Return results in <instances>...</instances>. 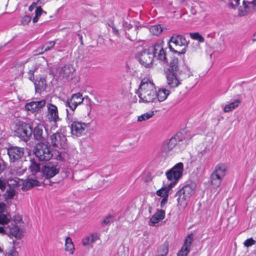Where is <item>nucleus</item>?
Wrapping results in <instances>:
<instances>
[{
    "instance_id": "41",
    "label": "nucleus",
    "mask_w": 256,
    "mask_h": 256,
    "mask_svg": "<svg viewBox=\"0 0 256 256\" xmlns=\"http://www.w3.org/2000/svg\"><path fill=\"white\" fill-rule=\"evenodd\" d=\"M256 241L254 240L252 238L246 240L244 242V246L248 248L252 245L255 244Z\"/></svg>"
},
{
    "instance_id": "49",
    "label": "nucleus",
    "mask_w": 256,
    "mask_h": 256,
    "mask_svg": "<svg viewBox=\"0 0 256 256\" xmlns=\"http://www.w3.org/2000/svg\"><path fill=\"white\" fill-rule=\"evenodd\" d=\"M6 182L4 180L0 179V189L4 190L6 188Z\"/></svg>"
},
{
    "instance_id": "3",
    "label": "nucleus",
    "mask_w": 256,
    "mask_h": 256,
    "mask_svg": "<svg viewBox=\"0 0 256 256\" xmlns=\"http://www.w3.org/2000/svg\"><path fill=\"white\" fill-rule=\"evenodd\" d=\"M137 94L140 102H156V91L154 84L150 80H142Z\"/></svg>"
},
{
    "instance_id": "25",
    "label": "nucleus",
    "mask_w": 256,
    "mask_h": 256,
    "mask_svg": "<svg viewBox=\"0 0 256 256\" xmlns=\"http://www.w3.org/2000/svg\"><path fill=\"white\" fill-rule=\"evenodd\" d=\"M7 234L15 237L20 238L21 236V232L18 226L12 224V226L8 225L7 226Z\"/></svg>"
},
{
    "instance_id": "22",
    "label": "nucleus",
    "mask_w": 256,
    "mask_h": 256,
    "mask_svg": "<svg viewBox=\"0 0 256 256\" xmlns=\"http://www.w3.org/2000/svg\"><path fill=\"white\" fill-rule=\"evenodd\" d=\"M74 71L75 70L72 65L68 64L60 68V74L63 78H68L72 74Z\"/></svg>"
},
{
    "instance_id": "43",
    "label": "nucleus",
    "mask_w": 256,
    "mask_h": 256,
    "mask_svg": "<svg viewBox=\"0 0 256 256\" xmlns=\"http://www.w3.org/2000/svg\"><path fill=\"white\" fill-rule=\"evenodd\" d=\"M15 195V191L13 189H9L6 190V198H12Z\"/></svg>"
},
{
    "instance_id": "48",
    "label": "nucleus",
    "mask_w": 256,
    "mask_h": 256,
    "mask_svg": "<svg viewBox=\"0 0 256 256\" xmlns=\"http://www.w3.org/2000/svg\"><path fill=\"white\" fill-rule=\"evenodd\" d=\"M42 8L40 6L37 7L35 10V16L40 18V16L42 15Z\"/></svg>"
},
{
    "instance_id": "61",
    "label": "nucleus",
    "mask_w": 256,
    "mask_h": 256,
    "mask_svg": "<svg viewBox=\"0 0 256 256\" xmlns=\"http://www.w3.org/2000/svg\"><path fill=\"white\" fill-rule=\"evenodd\" d=\"M152 209V207H150L148 210H149V212H151V210Z\"/></svg>"
},
{
    "instance_id": "40",
    "label": "nucleus",
    "mask_w": 256,
    "mask_h": 256,
    "mask_svg": "<svg viewBox=\"0 0 256 256\" xmlns=\"http://www.w3.org/2000/svg\"><path fill=\"white\" fill-rule=\"evenodd\" d=\"M56 44V49L58 52H62L63 51V49L66 47V44L64 43V42L63 40H58V41H57Z\"/></svg>"
},
{
    "instance_id": "12",
    "label": "nucleus",
    "mask_w": 256,
    "mask_h": 256,
    "mask_svg": "<svg viewBox=\"0 0 256 256\" xmlns=\"http://www.w3.org/2000/svg\"><path fill=\"white\" fill-rule=\"evenodd\" d=\"M136 58L140 64L147 68L150 67L154 60V56L150 48L144 49L136 56Z\"/></svg>"
},
{
    "instance_id": "36",
    "label": "nucleus",
    "mask_w": 256,
    "mask_h": 256,
    "mask_svg": "<svg viewBox=\"0 0 256 256\" xmlns=\"http://www.w3.org/2000/svg\"><path fill=\"white\" fill-rule=\"evenodd\" d=\"M29 168L32 174H35L40 170V166L38 164L34 162H31V164L29 166Z\"/></svg>"
},
{
    "instance_id": "8",
    "label": "nucleus",
    "mask_w": 256,
    "mask_h": 256,
    "mask_svg": "<svg viewBox=\"0 0 256 256\" xmlns=\"http://www.w3.org/2000/svg\"><path fill=\"white\" fill-rule=\"evenodd\" d=\"M14 133L16 136L22 140L28 142L30 140L32 133L31 126L28 124L20 122L15 125Z\"/></svg>"
},
{
    "instance_id": "23",
    "label": "nucleus",
    "mask_w": 256,
    "mask_h": 256,
    "mask_svg": "<svg viewBox=\"0 0 256 256\" xmlns=\"http://www.w3.org/2000/svg\"><path fill=\"white\" fill-rule=\"evenodd\" d=\"M44 126L42 124H38L32 131L35 140L41 141L44 140Z\"/></svg>"
},
{
    "instance_id": "28",
    "label": "nucleus",
    "mask_w": 256,
    "mask_h": 256,
    "mask_svg": "<svg viewBox=\"0 0 256 256\" xmlns=\"http://www.w3.org/2000/svg\"><path fill=\"white\" fill-rule=\"evenodd\" d=\"M174 138L172 137L163 144L162 148L165 152H168L171 150L176 146L177 142Z\"/></svg>"
},
{
    "instance_id": "37",
    "label": "nucleus",
    "mask_w": 256,
    "mask_h": 256,
    "mask_svg": "<svg viewBox=\"0 0 256 256\" xmlns=\"http://www.w3.org/2000/svg\"><path fill=\"white\" fill-rule=\"evenodd\" d=\"M190 35L192 39L196 40L199 42H203L204 41V38L198 32L190 33Z\"/></svg>"
},
{
    "instance_id": "1",
    "label": "nucleus",
    "mask_w": 256,
    "mask_h": 256,
    "mask_svg": "<svg viewBox=\"0 0 256 256\" xmlns=\"http://www.w3.org/2000/svg\"><path fill=\"white\" fill-rule=\"evenodd\" d=\"M7 153L10 163H18V166H12V174L18 176L22 175L26 170V167L22 165V160L24 154V148L16 146H11L8 148Z\"/></svg>"
},
{
    "instance_id": "56",
    "label": "nucleus",
    "mask_w": 256,
    "mask_h": 256,
    "mask_svg": "<svg viewBox=\"0 0 256 256\" xmlns=\"http://www.w3.org/2000/svg\"><path fill=\"white\" fill-rule=\"evenodd\" d=\"M38 18H39L37 16H35L32 19L33 22H34V23L38 21Z\"/></svg>"
},
{
    "instance_id": "30",
    "label": "nucleus",
    "mask_w": 256,
    "mask_h": 256,
    "mask_svg": "<svg viewBox=\"0 0 256 256\" xmlns=\"http://www.w3.org/2000/svg\"><path fill=\"white\" fill-rule=\"evenodd\" d=\"M65 250L70 254H72L74 250V245L70 238L66 237L65 240Z\"/></svg>"
},
{
    "instance_id": "11",
    "label": "nucleus",
    "mask_w": 256,
    "mask_h": 256,
    "mask_svg": "<svg viewBox=\"0 0 256 256\" xmlns=\"http://www.w3.org/2000/svg\"><path fill=\"white\" fill-rule=\"evenodd\" d=\"M154 58L161 61L164 64H168L167 54L166 50L164 48L162 42H156L153 46L150 47Z\"/></svg>"
},
{
    "instance_id": "60",
    "label": "nucleus",
    "mask_w": 256,
    "mask_h": 256,
    "mask_svg": "<svg viewBox=\"0 0 256 256\" xmlns=\"http://www.w3.org/2000/svg\"><path fill=\"white\" fill-rule=\"evenodd\" d=\"M78 36H79L80 40H82V36L80 34H78Z\"/></svg>"
},
{
    "instance_id": "17",
    "label": "nucleus",
    "mask_w": 256,
    "mask_h": 256,
    "mask_svg": "<svg viewBox=\"0 0 256 256\" xmlns=\"http://www.w3.org/2000/svg\"><path fill=\"white\" fill-rule=\"evenodd\" d=\"M242 4L244 10L238 9V15L240 16H244L248 12L252 11L256 12V0H253L250 2L244 0L242 1Z\"/></svg>"
},
{
    "instance_id": "9",
    "label": "nucleus",
    "mask_w": 256,
    "mask_h": 256,
    "mask_svg": "<svg viewBox=\"0 0 256 256\" xmlns=\"http://www.w3.org/2000/svg\"><path fill=\"white\" fill-rule=\"evenodd\" d=\"M226 170V166L224 164H220L216 166L210 176L211 183L215 188H218L221 184Z\"/></svg>"
},
{
    "instance_id": "13",
    "label": "nucleus",
    "mask_w": 256,
    "mask_h": 256,
    "mask_svg": "<svg viewBox=\"0 0 256 256\" xmlns=\"http://www.w3.org/2000/svg\"><path fill=\"white\" fill-rule=\"evenodd\" d=\"M68 120H71L72 124L70 125V130L72 134L76 136H80L84 134L88 127V124L82 121L72 120V116Z\"/></svg>"
},
{
    "instance_id": "21",
    "label": "nucleus",
    "mask_w": 256,
    "mask_h": 256,
    "mask_svg": "<svg viewBox=\"0 0 256 256\" xmlns=\"http://www.w3.org/2000/svg\"><path fill=\"white\" fill-rule=\"evenodd\" d=\"M165 211L162 210H158L150 218V222L156 224L162 220L165 217Z\"/></svg>"
},
{
    "instance_id": "35",
    "label": "nucleus",
    "mask_w": 256,
    "mask_h": 256,
    "mask_svg": "<svg viewBox=\"0 0 256 256\" xmlns=\"http://www.w3.org/2000/svg\"><path fill=\"white\" fill-rule=\"evenodd\" d=\"M154 115V112H146L139 116L138 118V122H142L144 120H146L150 118H151Z\"/></svg>"
},
{
    "instance_id": "39",
    "label": "nucleus",
    "mask_w": 256,
    "mask_h": 256,
    "mask_svg": "<svg viewBox=\"0 0 256 256\" xmlns=\"http://www.w3.org/2000/svg\"><path fill=\"white\" fill-rule=\"evenodd\" d=\"M9 222L10 218L6 215L2 214H0V224H7Z\"/></svg>"
},
{
    "instance_id": "15",
    "label": "nucleus",
    "mask_w": 256,
    "mask_h": 256,
    "mask_svg": "<svg viewBox=\"0 0 256 256\" xmlns=\"http://www.w3.org/2000/svg\"><path fill=\"white\" fill-rule=\"evenodd\" d=\"M50 143L54 147L65 148L66 146V138L64 134L59 132L54 133L50 136Z\"/></svg>"
},
{
    "instance_id": "34",
    "label": "nucleus",
    "mask_w": 256,
    "mask_h": 256,
    "mask_svg": "<svg viewBox=\"0 0 256 256\" xmlns=\"http://www.w3.org/2000/svg\"><path fill=\"white\" fill-rule=\"evenodd\" d=\"M97 240V236L94 234L88 236L82 240V244L84 246H88Z\"/></svg>"
},
{
    "instance_id": "53",
    "label": "nucleus",
    "mask_w": 256,
    "mask_h": 256,
    "mask_svg": "<svg viewBox=\"0 0 256 256\" xmlns=\"http://www.w3.org/2000/svg\"><path fill=\"white\" fill-rule=\"evenodd\" d=\"M0 233L6 234L7 233V226L4 228L0 226Z\"/></svg>"
},
{
    "instance_id": "32",
    "label": "nucleus",
    "mask_w": 256,
    "mask_h": 256,
    "mask_svg": "<svg viewBox=\"0 0 256 256\" xmlns=\"http://www.w3.org/2000/svg\"><path fill=\"white\" fill-rule=\"evenodd\" d=\"M185 134H184L182 132H178L174 136H173L174 138H175V140H176V142H182L183 140H185V142L188 143L190 141V138H186V136H184Z\"/></svg>"
},
{
    "instance_id": "24",
    "label": "nucleus",
    "mask_w": 256,
    "mask_h": 256,
    "mask_svg": "<svg viewBox=\"0 0 256 256\" xmlns=\"http://www.w3.org/2000/svg\"><path fill=\"white\" fill-rule=\"evenodd\" d=\"M170 94V92L168 90L164 88L159 89L156 92V102H164L166 99Z\"/></svg>"
},
{
    "instance_id": "47",
    "label": "nucleus",
    "mask_w": 256,
    "mask_h": 256,
    "mask_svg": "<svg viewBox=\"0 0 256 256\" xmlns=\"http://www.w3.org/2000/svg\"><path fill=\"white\" fill-rule=\"evenodd\" d=\"M6 168L5 162L2 160H0V174Z\"/></svg>"
},
{
    "instance_id": "7",
    "label": "nucleus",
    "mask_w": 256,
    "mask_h": 256,
    "mask_svg": "<svg viewBox=\"0 0 256 256\" xmlns=\"http://www.w3.org/2000/svg\"><path fill=\"white\" fill-rule=\"evenodd\" d=\"M84 100L82 95L80 92L72 94L70 98L67 99L65 106L69 108L66 109L68 118L70 119L72 116L77 106L82 104Z\"/></svg>"
},
{
    "instance_id": "55",
    "label": "nucleus",
    "mask_w": 256,
    "mask_h": 256,
    "mask_svg": "<svg viewBox=\"0 0 256 256\" xmlns=\"http://www.w3.org/2000/svg\"><path fill=\"white\" fill-rule=\"evenodd\" d=\"M38 18H39L37 16H35L32 19L33 22H34V23L38 21Z\"/></svg>"
},
{
    "instance_id": "45",
    "label": "nucleus",
    "mask_w": 256,
    "mask_h": 256,
    "mask_svg": "<svg viewBox=\"0 0 256 256\" xmlns=\"http://www.w3.org/2000/svg\"><path fill=\"white\" fill-rule=\"evenodd\" d=\"M36 70V68H32V70H29L28 74V78L32 81H33L34 80V73L35 72V70Z\"/></svg>"
},
{
    "instance_id": "33",
    "label": "nucleus",
    "mask_w": 256,
    "mask_h": 256,
    "mask_svg": "<svg viewBox=\"0 0 256 256\" xmlns=\"http://www.w3.org/2000/svg\"><path fill=\"white\" fill-rule=\"evenodd\" d=\"M168 251V245L167 242L163 244L158 248L159 256H166Z\"/></svg>"
},
{
    "instance_id": "62",
    "label": "nucleus",
    "mask_w": 256,
    "mask_h": 256,
    "mask_svg": "<svg viewBox=\"0 0 256 256\" xmlns=\"http://www.w3.org/2000/svg\"><path fill=\"white\" fill-rule=\"evenodd\" d=\"M130 40H133L132 39L128 38Z\"/></svg>"
},
{
    "instance_id": "10",
    "label": "nucleus",
    "mask_w": 256,
    "mask_h": 256,
    "mask_svg": "<svg viewBox=\"0 0 256 256\" xmlns=\"http://www.w3.org/2000/svg\"><path fill=\"white\" fill-rule=\"evenodd\" d=\"M34 154L40 161H46L52 156L51 148L42 142H39L36 146Z\"/></svg>"
},
{
    "instance_id": "16",
    "label": "nucleus",
    "mask_w": 256,
    "mask_h": 256,
    "mask_svg": "<svg viewBox=\"0 0 256 256\" xmlns=\"http://www.w3.org/2000/svg\"><path fill=\"white\" fill-rule=\"evenodd\" d=\"M194 240V235L190 233L184 240V244L177 254V256H187L190 251V246Z\"/></svg>"
},
{
    "instance_id": "5",
    "label": "nucleus",
    "mask_w": 256,
    "mask_h": 256,
    "mask_svg": "<svg viewBox=\"0 0 256 256\" xmlns=\"http://www.w3.org/2000/svg\"><path fill=\"white\" fill-rule=\"evenodd\" d=\"M188 42L182 35L174 34L169 40V48L170 51L178 55L186 52Z\"/></svg>"
},
{
    "instance_id": "4",
    "label": "nucleus",
    "mask_w": 256,
    "mask_h": 256,
    "mask_svg": "<svg viewBox=\"0 0 256 256\" xmlns=\"http://www.w3.org/2000/svg\"><path fill=\"white\" fill-rule=\"evenodd\" d=\"M196 188V184L190 182L178 190L175 194L178 204L182 208L186 207L190 198L194 194Z\"/></svg>"
},
{
    "instance_id": "44",
    "label": "nucleus",
    "mask_w": 256,
    "mask_h": 256,
    "mask_svg": "<svg viewBox=\"0 0 256 256\" xmlns=\"http://www.w3.org/2000/svg\"><path fill=\"white\" fill-rule=\"evenodd\" d=\"M31 20L30 16H25L22 18L21 22L24 24H28Z\"/></svg>"
},
{
    "instance_id": "38",
    "label": "nucleus",
    "mask_w": 256,
    "mask_h": 256,
    "mask_svg": "<svg viewBox=\"0 0 256 256\" xmlns=\"http://www.w3.org/2000/svg\"><path fill=\"white\" fill-rule=\"evenodd\" d=\"M226 3H227L229 6L235 9L240 4V0H223Z\"/></svg>"
},
{
    "instance_id": "14",
    "label": "nucleus",
    "mask_w": 256,
    "mask_h": 256,
    "mask_svg": "<svg viewBox=\"0 0 256 256\" xmlns=\"http://www.w3.org/2000/svg\"><path fill=\"white\" fill-rule=\"evenodd\" d=\"M46 118L50 122L54 124V128L57 127L56 124L61 119L59 116L58 108L56 105L50 102L46 104Z\"/></svg>"
},
{
    "instance_id": "54",
    "label": "nucleus",
    "mask_w": 256,
    "mask_h": 256,
    "mask_svg": "<svg viewBox=\"0 0 256 256\" xmlns=\"http://www.w3.org/2000/svg\"><path fill=\"white\" fill-rule=\"evenodd\" d=\"M6 208V204H0V212H2L4 211Z\"/></svg>"
},
{
    "instance_id": "59",
    "label": "nucleus",
    "mask_w": 256,
    "mask_h": 256,
    "mask_svg": "<svg viewBox=\"0 0 256 256\" xmlns=\"http://www.w3.org/2000/svg\"><path fill=\"white\" fill-rule=\"evenodd\" d=\"M112 30L113 31L116 33V34H118V31L117 30H116L114 28H112Z\"/></svg>"
},
{
    "instance_id": "58",
    "label": "nucleus",
    "mask_w": 256,
    "mask_h": 256,
    "mask_svg": "<svg viewBox=\"0 0 256 256\" xmlns=\"http://www.w3.org/2000/svg\"><path fill=\"white\" fill-rule=\"evenodd\" d=\"M57 158H58V160H62V159H63V158H62V155H61V154H58V156H57Z\"/></svg>"
},
{
    "instance_id": "52",
    "label": "nucleus",
    "mask_w": 256,
    "mask_h": 256,
    "mask_svg": "<svg viewBox=\"0 0 256 256\" xmlns=\"http://www.w3.org/2000/svg\"><path fill=\"white\" fill-rule=\"evenodd\" d=\"M6 256H18V254L16 251L11 250L10 252L6 254Z\"/></svg>"
},
{
    "instance_id": "2",
    "label": "nucleus",
    "mask_w": 256,
    "mask_h": 256,
    "mask_svg": "<svg viewBox=\"0 0 256 256\" xmlns=\"http://www.w3.org/2000/svg\"><path fill=\"white\" fill-rule=\"evenodd\" d=\"M166 74L168 85L171 88L178 87L184 79L190 76V74L185 76L179 70L177 58H174L170 62L169 68L166 71Z\"/></svg>"
},
{
    "instance_id": "31",
    "label": "nucleus",
    "mask_w": 256,
    "mask_h": 256,
    "mask_svg": "<svg viewBox=\"0 0 256 256\" xmlns=\"http://www.w3.org/2000/svg\"><path fill=\"white\" fill-rule=\"evenodd\" d=\"M150 31L154 35L158 36L162 32V28L160 25H154L150 26Z\"/></svg>"
},
{
    "instance_id": "18",
    "label": "nucleus",
    "mask_w": 256,
    "mask_h": 256,
    "mask_svg": "<svg viewBox=\"0 0 256 256\" xmlns=\"http://www.w3.org/2000/svg\"><path fill=\"white\" fill-rule=\"evenodd\" d=\"M46 104V101L44 99L39 101H32L26 104L25 108L28 111L34 112L40 110Z\"/></svg>"
},
{
    "instance_id": "27",
    "label": "nucleus",
    "mask_w": 256,
    "mask_h": 256,
    "mask_svg": "<svg viewBox=\"0 0 256 256\" xmlns=\"http://www.w3.org/2000/svg\"><path fill=\"white\" fill-rule=\"evenodd\" d=\"M35 89L36 92L40 93L44 90L46 87V80L44 78H40V80L34 82Z\"/></svg>"
},
{
    "instance_id": "29",
    "label": "nucleus",
    "mask_w": 256,
    "mask_h": 256,
    "mask_svg": "<svg viewBox=\"0 0 256 256\" xmlns=\"http://www.w3.org/2000/svg\"><path fill=\"white\" fill-rule=\"evenodd\" d=\"M241 102L239 100H236L228 104H226L224 107V111L225 112H228L230 111H232L236 108H237L238 105L240 104Z\"/></svg>"
},
{
    "instance_id": "57",
    "label": "nucleus",
    "mask_w": 256,
    "mask_h": 256,
    "mask_svg": "<svg viewBox=\"0 0 256 256\" xmlns=\"http://www.w3.org/2000/svg\"><path fill=\"white\" fill-rule=\"evenodd\" d=\"M250 256H256V250L252 251L250 253Z\"/></svg>"
},
{
    "instance_id": "19",
    "label": "nucleus",
    "mask_w": 256,
    "mask_h": 256,
    "mask_svg": "<svg viewBox=\"0 0 256 256\" xmlns=\"http://www.w3.org/2000/svg\"><path fill=\"white\" fill-rule=\"evenodd\" d=\"M42 172L46 178H50L58 172L59 169L56 165L48 164L42 168Z\"/></svg>"
},
{
    "instance_id": "20",
    "label": "nucleus",
    "mask_w": 256,
    "mask_h": 256,
    "mask_svg": "<svg viewBox=\"0 0 256 256\" xmlns=\"http://www.w3.org/2000/svg\"><path fill=\"white\" fill-rule=\"evenodd\" d=\"M57 41H58V39L56 40H50L46 42V43H44V44L42 45V46L38 48L36 52L38 53V54H42L44 52H46L53 49L56 44H57Z\"/></svg>"
},
{
    "instance_id": "50",
    "label": "nucleus",
    "mask_w": 256,
    "mask_h": 256,
    "mask_svg": "<svg viewBox=\"0 0 256 256\" xmlns=\"http://www.w3.org/2000/svg\"><path fill=\"white\" fill-rule=\"evenodd\" d=\"M40 0H38L37 2H34L32 4L29 6L28 10L30 12H32V10L35 7H36V4L40 2Z\"/></svg>"
},
{
    "instance_id": "26",
    "label": "nucleus",
    "mask_w": 256,
    "mask_h": 256,
    "mask_svg": "<svg viewBox=\"0 0 256 256\" xmlns=\"http://www.w3.org/2000/svg\"><path fill=\"white\" fill-rule=\"evenodd\" d=\"M172 187L169 184H164L163 186L156 192V194L162 198L168 197L169 192Z\"/></svg>"
},
{
    "instance_id": "51",
    "label": "nucleus",
    "mask_w": 256,
    "mask_h": 256,
    "mask_svg": "<svg viewBox=\"0 0 256 256\" xmlns=\"http://www.w3.org/2000/svg\"><path fill=\"white\" fill-rule=\"evenodd\" d=\"M162 200L160 202V206L161 208H163L164 205L166 204L167 202H168V197H166V198H162Z\"/></svg>"
},
{
    "instance_id": "6",
    "label": "nucleus",
    "mask_w": 256,
    "mask_h": 256,
    "mask_svg": "<svg viewBox=\"0 0 256 256\" xmlns=\"http://www.w3.org/2000/svg\"><path fill=\"white\" fill-rule=\"evenodd\" d=\"M184 166V164L180 162L166 172V176L167 180L170 182L169 184L173 187L176 185L182 176Z\"/></svg>"
},
{
    "instance_id": "46",
    "label": "nucleus",
    "mask_w": 256,
    "mask_h": 256,
    "mask_svg": "<svg viewBox=\"0 0 256 256\" xmlns=\"http://www.w3.org/2000/svg\"><path fill=\"white\" fill-rule=\"evenodd\" d=\"M112 222V218L111 216L106 217L103 220L102 224L106 225Z\"/></svg>"
},
{
    "instance_id": "42",
    "label": "nucleus",
    "mask_w": 256,
    "mask_h": 256,
    "mask_svg": "<svg viewBox=\"0 0 256 256\" xmlns=\"http://www.w3.org/2000/svg\"><path fill=\"white\" fill-rule=\"evenodd\" d=\"M38 182L37 180L33 179H29L26 182V184L28 187H32L34 186H38Z\"/></svg>"
}]
</instances>
